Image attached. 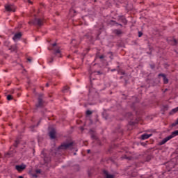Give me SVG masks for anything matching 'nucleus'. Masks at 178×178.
Masks as SVG:
<instances>
[{"label":"nucleus","instance_id":"f257e3e1","mask_svg":"<svg viewBox=\"0 0 178 178\" xmlns=\"http://www.w3.org/2000/svg\"><path fill=\"white\" fill-rule=\"evenodd\" d=\"M58 149H61L63 151H67V149H69L70 151H75V152H77L78 149L74 146V142H64L61 143L60 146L58 147Z\"/></svg>","mask_w":178,"mask_h":178},{"label":"nucleus","instance_id":"f03ea898","mask_svg":"<svg viewBox=\"0 0 178 178\" xmlns=\"http://www.w3.org/2000/svg\"><path fill=\"white\" fill-rule=\"evenodd\" d=\"M59 151L60 149H51L49 152V156L47 155L46 154H42V158L44 159V163H48V162H51V156H57L58 154H59Z\"/></svg>","mask_w":178,"mask_h":178},{"label":"nucleus","instance_id":"7ed1b4c3","mask_svg":"<svg viewBox=\"0 0 178 178\" xmlns=\"http://www.w3.org/2000/svg\"><path fill=\"white\" fill-rule=\"evenodd\" d=\"M35 18L29 22V24H33V26H38L39 27H41V26H42L44 24V22H42V20L40 18H37V15H34Z\"/></svg>","mask_w":178,"mask_h":178},{"label":"nucleus","instance_id":"20e7f679","mask_svg":"<svg viewBox=\"0 0 178 178\" xmlns=\"http://www.w3.org/2000/svg\"><path fill=\"white\" fill-rule=\"evenodd\" d=\"M166 169L168 172H170L172 169H175L176 163L175 161H168L165 163Z\"/></svg>","mask_w":178,"mask_h":178},{"label":"nucleus","instance_id":"39448f33","mask_svg":"<svg viewBox=\"0 0 178 178\" xmlns=\"http://www.w3.org/2000/svg\"><path fill=\"white\" fill-rule=\"evenodd\" d=\"M49 51H54L53 54L55 55V56H58V58H62V54H60V49H51L48 48Z\"/></svg>","mask_w":178,"mask_h":178},{"label":"nucleus","instance_id":"423d86ee","mask_svg":"<svg viewBox=\"0 0 178 178\" xmlns=\"http://www.w3.org/2000/svg\"><path fill=\"white\" fill-rule=\"evenodd\" d=\"M49 136L51 140H55V138H56V130L54 128H52L49 132Z\"/></svg>","mask_w":178,"mask_h":178},{"label":"nucleus","instance_id":"0eeeda50","mask_svg":"<svg viewBox=\"0 0 178 178\" xmlns=\"http://www.w3.org/2000/svg\"><path fill=\"white\" fill-rule=\"evenodd\" d=\"M167 41L168 44H170V45L176 46L178 44L177 40L175 38H168Z\"/></svg>","mask_w":178,"mask_h":178},{"label":"nucleus","instance_id":"6e6552de","mask_svg":"<svg viewBox=\"0 0 178 178\" xmlns=\"http://www.w3.org/2000/svg\"><path fill=\"white\" fill-rule=\"evenodd\" d=\"M102 173L105 176L104 178H115V175L109 174V172L106 170H102Z\"/></svg>","mask_w":178,"mask_h":178},{"label":"nucleus","instance_id":"1a4fd4ad","mask_svg":"<svg viewBox=\"0 0 178 178\" xmlns=\"http://www.w3.org/2000/svg\"><path fill=\"white\" fill-rule=\"evenodd\" d=\"M158 77H163V84H168L169 83V79L166 77V74H159Z\"/></svg>","mask_w":178,"mask_h":178},{"label":"nucleus","instance_id":"9d476101","mask_svg":"<svg viewBox=\"0 0 178 178\" xmlns=\"http://www.w3.org/2000/svg\"><path fill=\"white\" fill-rule=\"evenodd\" d=\"M15 169L18 172H23V170H24V169H26V165H24V164L17 165H15Z\"/></svg>","mask_w":178,"mask_h":178},{"label":"nucleus","instance_id":"9b49d317","mask_svg":"<svg viewBox=\"0 0 178 178\" xmlns=\"http://www.w3.org/2000/svg\"><path fill=\"white\" fill-rule=\"evenodd\" d=\"M169 140H172V136H167L164 139L162 140V141L159 143V145H163V144H166Z\"/></svg>","mask_w":178,"mask_h":178},{"label":"nucleus","instance_id":"f8f14e48","mask_svg":"<svg viewBox=\"0 0 178 178\" xmlns=\"http://www.w3.org/2000/svg\"><path fill=\"white\" fill-rule=\"evenodd\" d=\"M44 106V102L42 99H38V104H35L36 108H42Z\"/></svg>","mask_w":178,"mask_h":178},{"label":"nucleus","instance_id":"ddd939ff","mask_svg":"<svg viewBox=\"0 0 178 178\" xmlns=\"http://www.w3.org/2000/svg\"><path fill=\"white\" fill-rule=\"evenodd\" d=\"M22 35H23L22 34V32H19V33H15L13 38V40L14 41H16V40H20V38H22Z\"/></svg>","mask_w":178,"mask_h":178},{"label":"nucleus","instance_id":"4468645a","mask_svg":"<svg viewBox=\"0 0 178 178\" xmlns=\"http://www.w3.org/2000/svg\"><path fill=\"white\" fill-rule=\"evenodd\" d=\"M90 133L91 138L92 140H98V136H97L95 131H94L92 129H90Z\"/></svg>","mask_w":178,"mask_h":178},{"label":"nucleus","instance_id":"2eb2a0df","mask_svg":"<svg viewBox=\"0 0 178 178\" xmlns=\"http://www.w3.org/2000/svg\"><path fill=\"white\" fill-rule=\"evenodd\" d=\"M5 9L7 12H15V10L13 9V6L10 5H6Z\"/></svg>","mask_w":178,"mask_h":178},{"label":"nucleus","instance_id":"dca6fc26","mask_svg":"<svg viewBox=\"0 0 178 178\" xmlns=\"http://www.w3.org/2000/svg\"><path fill=\"white\" fill-rule=\"evenodd\" d=\"M143 156L145 159V162H149V161L152 159V154H145Z\"/></svg>","mask_w":178,"mask_h":178},{"label":"nucleus","instance_id":"f3484780","mask_svg":"<svg viewBox=\"0 0 178 178\" xmlns=\"http://www.w3.org/2000/svg\"><path fill=\"white\" fill-rule=\"evenodd\" d=\"M152 136V134H143L141 136H140V138L141 140H147V138L149 137H151Z\"/></svg>","mask_w":178,"mask_h":178},{"label":"nucleus","instance_id":"a211bd4d","mask_svg":"<svg viewBox=\"0 0 178 178\" xmlns=\"http://www.w3.org/2000/svg\"><path fill=\"white\" fill-rule=\"evenodd\" d=\"M115 132L119 133L120 134H123V129H122L120 125H118L115 129Z\"/></svg>","mask_w":178,"mask_h":178},{"label":"nucleus","instance_id":"6ab92c4d","mask_svg":"<svg viewBox=\"0 0 178 178\" xmlns=\"http://www.w3.org/2000/svg\"><path fill=\"white\" fill-rule=\"evenodd\" d=\"M119 20L120 22H122V23H123L124 24H125V25L127 24V19H126V18L124 17L120 16L119 17Z\"/></svg>","mask_w":178,"mask_h":178},{"label":"nucleus","instance_id":"aec40b11","mask_svg":"<svg viewBox=\"0 0 178 178\" xmlns=\"http://www.w3.org/2000/svg\"><path fill=\"white\" fill-rule=\"evenodd\" d=\"M8 49L11 52H16V51H17V47L16 45H13L10 46Z\"/></svg>","mask_w":178,"mask_h":178},{"label":"nucleus","instance_id":"412c9836","mask_svg":"<svg viewBox=\"0 0 178 178\" xmlns=\"http://www.w3.org/2000/svg\"><path fill=\"white\" fill-rule=\"evenodd\" d=\"M176 136H178V130L172 132V134L170 135V137H171V138H173V137H176Z\"/></svg>","mask_w":178,"mask_h":178},{"label":"nucleus","instance_id":"4be33fe9","mask_svg":"<svg viewBox=\"0 0 178 178\" xmlns=\"http://www.w3.org/2000/svg\"><path fill=\"white\" fill-rule=\"evenodd\" d=\"M114 33L116 34V35H120V34H123V32L120 29H115Z\"/></svg>","mask_w":178,"mask_h":178},{"label":"nucleus","instance_id":"5701e85b","mask_svg":"<svg viewBox=\"0 0 178 178\" xmlns=\"http://www.w3.org/2000/svg\"><path fill=\"white\" fill-rule=\"evenodd\" d=\"M102 116L105 120H108V118H109V115L106 113V111H104L102 113Z\"/></svg>","mask_w":178,"mask_h":178},{"label":"nucleus","instance_id":"b1692460","mask_svg":"<svg viewBox=\"0 0 178 178\" xmlns=\"http://www.w3.org/2000/svg\"><path fill=\"white\" fill-rule=\"evenodd\" d=\"M5 156H8V158H10V156H13V152L10 151L5 154Z\"/></svg>","mask_w":178,"mask_h":178},{"label":"nucleus","instance_id":"393cba45","mask_svg":"<svg viewBox=\"0 0 178 178\" xmlns=\"http://www.w3.org/2000/svg\"><path fill=\"white\" fill-rule=\"evenodd\" d=\"M178 112V107L173 108L170 112V115H173V113H176Z\"/></svg>","mask_w":178,"mask_h":178},{"label":"nucleus","instance_id":"a878e982","mask_svg":"<svg viewBox=\"0 0 178 178\" xmlns=\"http://www.w3.org/2000/svg\"><path fill=\"white\" fill-rule=\"evenodd\" d=\"M70 88L69 86H64L63 90H62V92L65 93L67 91V90H69Z\"/></svg>","mask_w":178,"mask_h":178},{"label":"nucleus","instance_id":"bb28decb","mask_svg":"<svg viewBox=\"0 0 178 178\" xmlns=\"http://www.w3.org/2000/svg\"><path fill=\"white\" fill-rule=\"evenodd\" d=\"M19 144H20V140H16L15 141V143H14V147H15V148H17V145H19Z\"/></svg>","mask_w":178,"mask_h":178},{"label":"nucleus","instance_id":"cd10ccee","mask_svg":"<svg viewBox=\"0 0 178 178\" xmlns=\"http://www.w3.org/2000/svg\"><path fill=\"white\" fill-rule=\"evenodd\" d=\"M90 115H92V111L90 110L86 111V116H90Z\"/></svg>","mask_w":178,"mask_h":178},{"label":"nucleus","instance_id":"c85d7f7f","mask_svg":"<svg viewBox=\"0 0 178 178\" xmlns=\"http://www.w3.org/2000/svg\"><path fill=\"white\" fill-rule=\"evenodd\" d=\"M7 99H8V101H12V99H13V97L10 95H8L7 96Z\"/></svg>","mask_w":178,"mask_h":178},{"label":"nucleus","instance_id":"c756f323","mask_svg":"<svg viewBox=\"0 0 178 178\" xmlns=\"http://www.w3.org/2000/svg\"><path fill=\"white\" fill-rule=\"evenodd\" d=\"M97 58H99V59H104V58H105V56L104 55H98V54H96Z\"/></svg>","mask_w":178,"mask_h":178},{"label":"nucleus","instance_id":"7c9ffc66","mask_svg":"<svg viewBox=\"0 0 178 178\" xmlns=\"http://www.w3.org/2000/svg\"><path fill=\"white\" fill-rule=\"evenodd\" d=\"M108 54L110 55V56H109L110 59H111V60L113 59V53L110 51L108 53Z\"/></svg>","mask_w":178,"mask_h":178},{"label":"nucleus","instance_id":"2f4dec72","mask_svg":"<svg viewBox=\"0 0 178 178\" xmlns=\"http://www.w3.org/2000/svg\"><path fill=\"white\" fill-rule=\"evenodd\" d=\"M44 97V94H42V93H40V94H39V95H38V99H42V97Z\"/></svg>","mask_w":178,"mask_h":178},{"label":"nucleus","instance_id":"473e14b6","mask_svg":"<svg viewBox=\"0 0 178 178\" xmlns=\"http://www.w3.org/2000/svg\"><path fill=\"white\" fill-rule=\"evenodd\" d=\"M93 73H97V74H99V75L104 74V72H102L101 71H95V72H93Z\"/></svg>","mask_w":178,"mask_h":178},{"label":"nucleus","instance_id":"72a5a7b5","mask_svg":"<svg viewBox=\"0 0 178 178\" xmlns=\"http://www.w3.org/2000/svg\"><path fill=\"white\" fill-rule=\"evenodd\" d=\"M42 120V118H40L38 121V122L36 124V127H38V126H40V123H41V121Z\"/></svg>","mask_w":178,"mask_h":178},{"label":"nucleus","instance_id":"f704fd0d","mask_svg":"<svg viewBox=\"0 0 178 178\" xmlns=\"http://www.w3.org/2000/svg\"><path fill=\"white\" fill-rule=\"evenodd\" d=\"M136 123H137V122H130L129 124H131V126H134Z\"/></svg>","mask_w":178,"mask_h":178},{"label":"nucleus","instance_id":"c9c22d12","mask_svg":"<svg viewBox=\"0 0 178 178\" xmlns=\"http://www.w3.org/2000/svg\"><path fill=\"white\" fill-rule=\"evenodd\" d=\"M138 37H143V32L138 31Z\"/></svg>","mask_w":178,"mask_h":178},{"label":"nucleus","instance_id":"e433bc0d","mask_svg":"<svg viewBox=\"0 0 178 178\" xmlns=\"http://www.w3.org/2000/svg\"><path fill=\"white\" fill-rule=\"evenodd\" d=\"M52 62H54V57H51L50 58V60H49V63H52Z\"/></svg>","mask_w":178,"mask_h":178},{"label":"nucleus","instance_id":"4c0bfd02","mask_svg":"<svg viewBox=\"0 0 178 178\" xmlns=\"http://www.w3.org/2000/svg\"><path fill=\"white\" fill-rule=\"evenodd\" d=\"M150 67L151 69H155V64H151Z\"/></svg>","mask_w":178,"mask_h":178},{"label":"nucleus","instance_id":"58836bf2","mask_svg":"<svg viewBox=\"0 0 178 178\" xmlns=\"http://www.w3.org/2000/svg\"><path fill=\"white\" fill-rule=\"evenodd\" d=\"M36 173H39V175L41 173V169H38L35 170Z\"/></svg>","mask_w":178,"mask_h":178},{"label":"nucleus","instance_id":"ea45409f","mask_svg":"<svg viewBox=\"0 0 178 178\" xmlns=\"http://www.w3.org/2000/svg\"><path fill=\"white\" fill-rule=\"evenodd\" d=\"M97 144H99V145H102V143H101L100 140L97 139Z\"/></svg>","mask_w":178,"mask_h":178},{"label":"nucleus","instance_id":"a19ab883","mask_svg":"<svg viewBox=\"0 0 178 178\" xmlns=\"http://www.w3.org/2000/svg\"><path fill=\"white\" fill-rule=\"evenodd\" d=\"M140 144L143 146L145 147V145H147V143H144V142H141Z\"/></svg>","mask_w":178,"mask_h":178},{"label":"nucleus","instance_id":"79ce46f5","mask_svg":"<svg viewBox=\"0 0 178 178\" xmlns=\"http://www.w3.org/2000/svg\"><path fill=\"white\" fill-rule=\"evenodd\" d=\"M115 24H117V26H120V27H123V25L122 24H119L118 22H115Z\"/></svg>","mask_w":178,"mask_h":178},{"label":"nucleus","instance_id":"37998d69","mask_svg":"<svg viewBox=\"0 0 178 178\" xmlns=\"http://www.w3.org/2000/svg\"><path fill=\"white\" fill-rule=\"evenodd\" d=\"M27 60H28V62H29L30 63H31V62H32L31 58H27Z\"/></svg>","mask_w":178,"mask_h":178},{"label":"nucleus","instance_id":"c03bdc74","mask_svg":"<svg viewBox=\"0 0 178 178\" xmlns=\"http://www.w3.org/2000/svg\"><path fill=\"white\" fill-rule=\"evenodd\" d=\"M109 161H111V162H113V163H115V160H113V159L110 158Z\"/></svg>","mask_w":178,"mask_h":178},{"label":"nucleus","instance_id":"a18cd8bd","mask_svg":"<svg viewBox=\"0 0 178 178\" xmlns=\"http://www.w3.org/2000/svg\"><path fill=\"white\" fill-rule=\"evenodd\" d=\"M89 95H92V90H89Z\"/></svg>","mask_w":178,"mask_h":178},{"label":"nucleus","instance_id":"49530a36","mask_svg":"<svg viewBox=\"0 0 178 178\" xmlns=\"http://www.w3.org/2000/svg\"><path fill=\"white\" fill-rule=\"evenodd\" d=\"M124 81H125V83H124V86H127V83H128L127 79H124Z\"/></svg>","mask_w":178,"mask_h":178},{"label":"nucleus","instance_id":"de8ad7c7","mask_svg":"<svg viewBox=\"0 0 178 178\" xmlns=\"http://www.w3.org/2000/svg\"><path fill=\"white\" fill-rule=\"evenodd\" d=\"M51 45H52V47H56V45H58V44L56 42H55V43L52 44Z\"/></svg>","mask_w":178,"mask_h":178},{"label":"nucleus","instance_id":"09e8293b","mask_svg":"<svg viewBox=\"0 0 178 178\" xmlns=\"http://www.w3.org/2000/svg\"><path fill=\"white\" fill-rule=\"evenodd\" d=\"M76 42V39H72V42H71V44H73V42Z\"/></svg>","mask_w":178,"mask_h":178},{"label":"nucleus","instance_id":"8fccbe9b","mask_svg":"<svg viewBox=\"0 0 178 178\" xmlns=\"http://www.w3.org/2000/svg\"><path fill=\"white\" fill-rule=\"evenodd\" d=\"M135 99H136V102H140V100L137 97H134Z\"/></svg>","mask_w":178,"mask_h":178},{"label":"nucleus","instance_id":"3c124183","mask_svg":"<svg viewBox=\"0 0 178 178\" xmlns=\"http://www.w3.org/2000/svg\"><path fill=\"white\" fill-rule=\"evenodd\" d=\"M88 175L89 177H91V172L90 171L88 172Z\"/></svg>","mask_w":178,"mask_h":178},{"label":"nucleus","instance_id":"603ef678","mask_svg":"<svg viewBox=\"0 0 178 178\" xmlns=\"http://www.w3.org/2000/svg\"><path fill=\"white\" fill-rule=\"evenodd\" d=\"M80 129L83 131H84V127H80Z\"/></svg>","mask_w":178,"mask_h":178},{"label":"nucleus","instance_id":"864d4df0","mask_svg":"<svg viewBox=\"0 0 178 178\" xmlns=\"http://www.w3.org/2000/svg\"><path fill=\"white\" fill-rule=\"evenodd\" d=\"M33 177H37V174H33Z\"/></svg>","mask_w":178,"mask_h":178},{"label":"nucleus","instance_id":"5fc2aeb1","mask_svg":"<svg viewBox=\"0 0 178 178\" xmlns=\"http://www.w3.org/2000/svg\"><path fill=\"white\" fill-rule=\"evenodd\" d=\"M120 73H121V74H123V75L126 74V72H121Z\"/></svg>","mask_w":178,"mask_h":178},{"label":"nucleus","instance_id":"6e6d98bb","mask_svg":"<svg viewBox=\"0 0 178 178\" xmlns=\"http://www.w3.org/2000/svg\"><path fill=\"white\" fill-rule=\"evenodd\" d=\"M90 152H91V150L88 149V150H87V154H90Z\"/></svg>","mask_w":178,"mask_h":178},{"label":"nucleus","instance_id":"4d7b16f0","mask_svg":"<svg viewBox=\"0 0 178 178\" xmlns=\"http://www.w3.org/2000/svg\"><path fill=\"white\" fill-rule=\"evenodd\" d=\"M5 45H7V47H8V45H9V42H5Z\"/></svg>","mask_w":178,"mask_h":178},{"label":"nucleus","instance_id":"13d9d810","mask_svg":"<svg viewBox=\"0 0 178 178\" xmlns=\"http://www.w3.org/2000/svg\"><path fill=\"white\" fill-rule=\"evenodd\" d=\"M147 54H148L149 55H152V51L147 52Z\"/></svg>","mask_w":178,"mask_h":178},{"label":"nucleus","instance_id":"bf43d9fd","mask_svg":"<svg viewBox=\"0 0 178 178\" xmlns=\"http://www.w3.org/2000/svg\"><path fill=\"white\" fill-rule=\"evenodd\" d=\"M111 23H116V21H115V20H111Z\"/></svg>","mask_w":178,"mask_h":178},{"label":"nucleus","instance_id":"052dcab7","mask_svg":"<svg viewBox=\"0 0 178 178\" xmlns=\"http://www.w3.org/2000/svg\"><path fill=\"white\" fill-rule=\"evenodd\" d=\"M46 87H49V83H46Z\"/></svg>","mask_w":178,"mask_h":178},{"label":"nucleus","instance_id":"680f3d73","mask_svg":"<svg viewBox=\"0 0 178 178\" xmlns=\"http://www.w3.org/2000/svg\"><path fill=\"white\" fill-rule=\"evenodd\" d=\"M116 70V69H113L111 70V72H115Z\"/></svg>","mask_w":178,"mask_h":178},{"label":"nucleus","instance_id":"e2e57ef3","mask_svg":"<svg viewBox=\"0 0 178 178\" xmlns=\"http://www.w3.org/2000/svg\"><path fill=\"white\" fill-rule=\"evenodd\" d=\"M18 178H24L23 176H19Z\"/></svg>","mask_w":178,"mask_h":178},{"label":"nucleus","instance_id":"0e129e2a","mask_svg":"<svg viewBox=\"0 0 178 178\" xmlns=\"http://www.w3.org/2000/svg\"><path fill=\"white\" fill-rule=\"evenodd\" d=\"M166 91H168V88L164 90V92H166Z\"/></svg>","mask_w":178,"mask_h":178},{"label":"nucleus","instance_id":"69168bd1","mask_svg":"<svg viewBox=\"0 0 178 178\" xmlns=\"http://www.w3.org/2000/svg\"><path fill=\"white\" fill-rule=\"evenodd\" d=\"M125 159H129V157H127V156H125Z\"/></svg>","mask_w":178,"mask_h":178},{"label":"nucleus","instance_id":"338daca9","mask_svg":"<svg viewBox=\"0 0 178 178\" xmlns=\"http://www.w3.org/2000/svg\"><path fill=\"white\" fill-rule=\"evenodd\" d=\"M74 155H77V153H76V152H74Z\"/></svg>","mask_w":178,"mask_h":178},{"label":"nucleus","instance_id":"774afa93","mask_svg":"<svg viewBox=\"0 0 178 178\" xmlns=\"http://www.w3.org/2000/svg\"><path fill=\"white\" fill-rule=\"evenodd\" d=\"M152 5H153V6H155V3H152Z\"/></svg>","mask_w":178,"mask_h":178}]
</instances>
